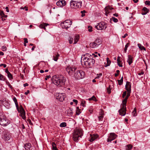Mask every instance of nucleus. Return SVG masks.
Wrapping results in <instances>:
<instances>
[{
	"instance_id": "f257e3e1",
	"label": "nucleus",
	"mask_w": 150,
	"mask_h": 150,
	"mask_svg": "<svg viewBox=\"0 0 150 150\" xmlns=\"http://www.w3.org/2000/svg\"><path fill=\"white\" fill-rule=\"evenodd\" d=\"M91 54L86 53L84 54L81 58V63L84 64L85 67H91L95 62V60Z\"/></svg>"
},
{
	"instance_id": "f03ea898",
	"label": "nucleus",
	"mask_w": 150,
	"mask_h": 150,
	"mask_svg": "<svg viewBox=\"0 0 150 150\" xmlns=\"http://www.w3.org/2000/svg\"><path fill=\"white\" fill-rule=\"evenodd\" d=\"M52 80L54 84L59 86L64 85L66 81L65 78L62 76L54 75L52 77Z\"/></svg>"
},
{
	"instance_id": "7ed1b4c3",
	"label": "nucleus",
	"mask_w": 150,
	"mask_h": 150,
	"mask_svg": "<svg viewBox=\"0 0 150 150\" xmlns=\"http://www.w3.org/2000/svg\"><path fill=\"white\" fill-rule=\"evenodd\" d=\"M83 135L82 130L81 129L76 128L74 131L73 133V138L74 140L77 142L79 137L81 138Z\"/></svg>"
},
{
	"instance_id": "20e7f679",
	"label": "nucleus",
	"mask_w": 150,
	"mask_h": 150,
	"mask_svg": "<svg viewBox=\"0 0 150 150\" xmlns=\"http://www.w3.org/2000/svg\"><path fill=\"white\" fill-rule=\"evenodd\" d=\"M10 123L9 120L5 115L3 113H0V125L4 126H6Z\"/></svg>"
},
{
	"instance_id": "39448f33",
	"label": "nucleus",
	"mask_w": 150,
	"mask_h": 150,
	"mask_svg": "<svg viewBox=\"0 0 150 150\" xmlns=\"http://www.w3.org/2000/svg\"><path fill=\"white\" fill-rule=\"evenodd\" d=\"M74 76L75 79H80L83 78L85 76L84 72L82 70H77L75 71Z\"/></svg>"
},
{
	"instance_id": "423d86ee",
	"label": "nucleus",
	"mask_w": 150,
	"mask_h": 150,
	"mask_svg": "<svg viewBox=\"0 0 150 150\" xmlns=\"http://www.w3.org/2000/svg\"><path fill=\"white\" fill-rule=\"evenodd\" d=\"M15 104L16 108L18 112L20 113L21 115L22 118L25 120L26 119L25 112L22 105H20L19 107L18 103H15Z\"/></svg>"
},
{
	"instance_id": "0eeeda50",
	"label": "nucleus",
	"mask_w": 150,
	"mask_h": 150,
	"mask_svg": "<svg viewBox=\"0 0 150 150\" xmlns=\"http://www.w3.org/2000/svg\"><path fill=\"white\" fill-rule=\"evenodd\" d=\"M70 5L72 8L77 9L80 8L82 6V1H77L72 0L70 1Z\"/></svg>"
},
{
	"instance_id": "6e6552de",
	"label": "nucleus",
	"mask_w": 150,
	"mask_h": 150,
	"mask_svg": "<svg viewBox=\"0 0 150 150\" xmlns=\"http://www.w3.org/2000/svg\"><path fill=\"white\" fill-rule=\"evenodd\" d=\"M72 22L69 20H67L61 23V26L63 28L67 29L70 27Z\"/></svg>"
},
{
	"instance_id": "1a4fd4ad",
	"label": "nucleus",
	"mask_w": 150,
	"mask_h": 150,
	"mask_svg": "<svg viewBox=\"0 0 150 150\" xmlns=\"http://www.w3.org/2000/svg\"><path fill=\"white\" fill-rule=\"evenodd\" d=\"M107 26V24L103 22H101L98 23L95 27L98 30H105Z\"/></svg>"
},
{
	"instance_id": "9d476101",
	"label": "nucleus",
	"mask_w": 150,
	"mask_h": 150,
	"mask_svg": "<svg viewBox=\"0 0 150 150\" xmlns=\"http://www.w3.org/2000/svg\"><path fill=\"white\" fill-rule=\"evenodd\" d=\"M126 104L124 105V103H122V107L121 109L119 110V114L122 116H124L126 113Z\"/></svg>"
},
{
	"instance_id": "9b49d317",
	"label": "nucleus",
	"mask_w": 150,
	"mask_h": 150,
	"mask_svg": "<svg viewBox=\"0 0 150 150\" xmlns=\"http://www.w3.org/2000/svg\"><path fill=\"white\" fill-rule=\"evenodd\" d=\"M56 98L60 101H63L66 97V95L65 93H59L56 95Z\"/></svg>"
},
{
	"instance_id": "f8f14e48",
	"label": "nucleus",
	"mask_w": 150,
	"mask_h": 150,
	"mask_svg": "<svg viewBox=\"0 0 150 150\" xmlns=\"http://www.w3.org/2000/svg\"><path fill=\"white\" fill-rule=\"evenodd\" d=\"M117 136L114 133H111L109 134L107 141L108 142H111L116 138Z\"/></svg>"
},
{
	"instance_id": "ddd939ff",
	"label": "nucleus",
	"mask_w": 150,
	"mask_h": 150,
	"mask_svg": "<svg viewBox=\"0 0 150 150\" xmlns=\"http://www.w3.org/2000/svg\"><path fill=\"white\" fill-rule=\"evenodd\" d=\"M11 137L10 134L6 132H3V134L2 135V138L5 141L9 140Z\"/></svg>"
},
{
	"instance_id": "4468645a",
	"label": "nucleus",
	"mask_w": 150,
	"mask_h": 150,
	"mask_svg": "<svg viewBox=\"0 0 150 150\" xmlns=\"http://www.w3.org/2000/svg\"><path fill=\"white\" fill-rule=\"evenodd\" d=\"M76 70V69L74 68H72L70 66H68L66 68V71L68 72L70 76H72L74 75L73 73L74 72L75 73V71Z\"/></svg>"
},
{
	"instance_id": "2eb2a0df",
	"label": "nucleus",
	"mask_w": 150,
	"mask_h": 150,
	"mask_svg": "<svg viewBox=\"0 0 150 150\" xmlns=\"http://www.w3.org/2000/svg\"><path fill=\"white\" fill-rule=\"evenodd\" d=\"M104 115V111L102 109H100V112L98 116V118L99 121H101L103 120V118Z\"/></svg>"
},
{
	"instance_id": "dca6fc26",
	"label": "nucleus",
	"mask_w": 150,
	"mask_h": 150,
	"mask_svg": "<svg viewBox=\"0 0 150 150\" xmlns=\"http://www.w3.org/2000/svg\"><path fill=\"white\" fill-rule=\"evenodd\" d=\"M131 84L130 82L127 81L125 85V88L128 92L131 91Z\"/></svg>"
},
{
	"instance_id": "f3484780",
	"label": "nucleus",
	"mask_w": 150,
	"mask_h": 150,
	"mask_svg": "<svg viewBox=\"0 0 150 150\" xmlns=\"http://www.w3.org/2000/svg\"><path fill=\"white\" fill-rule=\"evenodd\" d=\"M128 57L127 61L129 64L130 65L133 62V57L131 55H129L128 56Z\"/></svg>"
},
{
	"instance_id": "a211bd4d",
	"label": "nucleus",
	"mask_w": 150,
	"mask_h": 150,
	"mask_svg": "<svg viewBox=\"0 0 150 150\" xmlns=\"http://www.w3.org/2000/svg\"><path fill=\"white\" fill-rule=\"evenodd\" d=\"M98 137V136L97 135L93 134V135H91L90 136V139L89 140L92 142L94 141L95 139H97Z\"/></svg>"
},
{
	"instance_id": "6ab92c4d",
	"label": "nucleus",
	"mask_w": 150,
	"mask_h": 150,
	"mask_svg": "<svg viewBox=\"0 0 150 150\" xmlns=\"http://www.w3.org/2000/svg\"><path fill=\"white\" fill-rule=\"evenodd\" d=\"M59 56V54L57 52V54L53 53V59L55 61H57L58 57Z\"/></svg>"
},
{
	"instance_id": "aec40b11",
	"label": "nucleus",
	"mask_w": 150,
	"mask_h": 150,
	"mask_svg": "<svg viewBox=\"0 0 150 150\" xmlns=\"http://www.w3.org/2000/svg\"><path fill=\"white\" fill-rule=\"evenodd\" d=\"M128 92L127 95V96L124 99V100L122 101V103L124 104V105L126 104L127 100L129 97V96H130V92Z\"/></svg>"
},
{
	"instance_id": "412c9836",
	"label": "nucleus",
	"mask_w": 150,
	"mask_h": 150,
	"mask_svg": "<svg viewBox=\"0 0 150 150\" xmlns=\"http://www.w3.org/2000/svg\"><path fill=\"white\" fill-rule=\"evenodd\" d=\"M48 25V24L46 23H43L40 24L39 25L40 28H43L46 30V27Z\"/></svg>"
},
{
	"instance_id": "4be33fe9",
	"label": "nucleus",
	"mask_w": 150,
	"mask_h": 150,
	"mask_svg": "<svg viewBox=\"0 0 150 150\" xmlns=\"http://www.w3.org/2000/svg\"><path fill=\"white\" fill-rule=\"evenodd\" d=\"M31 147V145L30 143H27L25 145V148L26 150H30Z\"/></svg>"
},
{
	"instance_id": "5701e85b",
	"label": "nucleus",
	"mask_w": 150,
	"mask_h": 150,
	"mask_svg": "<svg viewBox=\"0 0 150 150\" xmlns=\"http://www.w3.org/2000/svg\"><path fill=\"white\" fill-rule=\"evenodd\" d=\"M117 64L120 67H122V63L121 61L120 60V57H118L117 58Z\"/></svg>"
},
{
	"instance_id": "b1692460",
	"label": "nucleus",
	"mask_w": 150,
	"mask_h": 150,
	"mask_svg": "<svg viewBox=\"0 0 150 150\" xmlns=\"http://www.w3.org/2000/svg\"><path fill=\"white\" fill-rule=\"evenodd\" d=\"M113 9L112 8H111L110 7H109V6L106 7L105 8L106 15L107 16V14L109 13V11H108L109 9L111 10V9Z\"/></svg>"
},
{
	"instance_id": "393cba45",
	"label": "nucleus",
	"mask_w": 150,
	"mask_h": 150,
	"mask_svg": "<svg viewBox=\"0 0 150 150\" xmlns=\"http://www.w3.org/2000/svg\"><path fill=\"white\" fill-rule=\"evenodd\" d=\"M79 36L78 35H76L74 38V44H76L78 42L79 40Z\"/></svg>"
},
{
	"instance_id": "a878e982",
	"label": "nucleus",
	"mask_w": 150,
	"mask_h": 150,
	"mask_svg": "<svg viewBox=\"0 0 150 150\" xmlns=\"http://www.w3.org/2000/svg\"><path fill=\"white\" fill-rule=\"evenodd\" d=\"M67 114L69 116H71L72 115V112L71 109H69L67 110Z\"/></svg>"
},
{
	"instance_id": "bb28decb",
	"label": "nucleus",
	"mask_w": 150,
	"mask_h": 150,
	"mask_svg": "<svg viewBox=\"0 0 150 150\" xmlns=\"http://www.w3.org/2000/svg\"><path fill=\"white\" fill-rule=\"evenodd\" d=\"M138 46L139 47V48L141 50H146L145 48L143 46H142L140 44H138Z\"/></svg>"
},
{
	"instance_id": "cd10ccee",
	"label": "nucleus",
	"mask_w": 150,
	"mask_h": 150,
	"mask_svg": "<svg viewBox=\"0 0 150 150\" xmlns=\"http://www.w3.org/2000/svg\"><path fill=\"white\" fill-rule=\"evenodd\" d=\"M6 80V79L5 76L0 73V80L5 81Z\"/></svg>"
},
{
	"instance_id": "c85d7f7f",
	"label": "nucleus",
	"mask_w": 150,
	"mask_h": 150,
	"mask_svg": "<svg viewBox=\"0 0 150 150\" xmlns=\"http://www.w3.org/2000/svg\"><path fill=\"white\" fill-rule=\"evenodd\" d=\"M94 42L97 43V45H99L101 43V41L99 39H97L95 40Z\"/></svg>"
},
{
	"instance_id": "c756f323",
	"label": "nucleus",
	"mask_w": 150,
	"mask_h": 150,
	"mask_svg": "<svg viewBox=\"0 0 150 150\" xmlns=\"http://www.w3.org/2000/svg\"><path fill=\"white\" fill-rule=\"evenodd\" d=\"M132 146L131 144L127 145L126 147V150H131L132 149Z\"/></svg>"
},
{
	"instance_id": "7c9ffc66",
	"label": "nucleus",
	"mask_w": 150,
	"mask_h": 150,
	"mask_svg": "<svg viewBox=\"0 0 150 150\" xmlns=\"http://www.w3.org/2000/svg\"><path fill=\"white\" fill-rule=\"evenodd\" d=\"M118 84L120 85H121L122 84L123 81V77L122 76L120 80H118Z\"/></svg>"
},
{
	"instance_id": "2f4dec72",
	"label": "nucleus",
	"mask_w": 150,
	"mask_h": 150,
	"mask_svg": "<svg viewBox=\"0 0 150 150\" xmlns=\"http://www.w3.org/2000/svg\"><path fill=\"white\" fill-rule=\"evenodd\" d=\"M0 15L2 16V17L6 18L7 17V16L5 15L4 12L2 11L0 12Z\"/></svg>"
},
{
	"instance_id": "473e14b6",
	"label": "nucleus",
	"mask_w": 150,
	"mask_h": 150,
	"mask_svg": "<svg viewBox=\"0 0 150 150\" xmlns=\"http://www.w3.org/2000/svg\"><path fill=\"white\" fill-rule=\"evenodd\" d=\"M67 126V124L65 122H63L61 123L60 125V126L61 127H66Z\"/></svg>"
},
{
	"instance_id": "72a5a7b5",
	"label": "nucleus",
	"mask_w": 150,
	"mask_h": 150,
	"mask_svg": "<svg viewBox=\"0 0 150 150\" xmlns=\"http://www.w3.org/2000/svg\"><path fill=\"white\" fill-rule=\"evenodd\" d=\"M137 114L136 108H135L134 109L133 111L132 112V115L133 116H135L137 115Z\"/></svg>"
},
{
	"instance_id": "f704fd0d",
	"label": "nucleus",
	"mask_w": 150,
	"mask_h": 150,
	"mask_svg": "<svg viewBox=\"0 0 150 150\" xmlns=\"http://www.w3.org/2000/svg\"><path fill=\"white\" fill-rule=\"evenodd\" d=\"M95 46L96 45L94 42H91L90 44V47L93 48H96Z\"/></svg>"
},
{
	"instance_id": "c9c22d12",
	"label": "nucleus",
	"mask_w": 150,
	"mask_h": 150,
	"mask_svg": "<svg viewBox=\"0 0 150 150\" xmlns=\"http://www.w3.org/2000/svg\"><path fill=\"white\" fill-rule=\"evenodd\" d=\"M62 2L61 1H59L57 2L56 4L58 6L60 7H62Z\"/></svg>"
},
{
	"instance_id": "e433bc0d",
	"label": "nucleus",
	"mask_w": 150,
	"mask_h": 150,
	"mask_svg": "<svg viewBox=\"0 0 150 150\" xmlns=\"http://www.w3.org/2000/svg\"><path fill=\"white\" fill-rule=\"evenodd\" d=\"M129 45V43H127L125 45V48L124 49V51L125 52H126L127 50V48Z\"/></svg>"
},
{
	"instance_id": "4c0bfd02",
	"label": "nucleus",
	"mask_w": 150,
	"mask_h": 150,
	"mask_svg": "<svg viewBox=\"0 0 150 150\" xmlns=\"http://www.w3.org/2000/svg\"><path fill=\"white\" fill-rule=\"evenodd\" d=\"M112 19L115 23L117 22L118 21V19L114 17H112Z\"/></svg>"
},
{
	"instance_id": "58836bf2",
	"label": "nucleus",
	"mask_w": 150,
	"mask_h": 150,
	"mask_svg": "<svg viewBox=\"0 0 150 150\" xmlns=\"http://www.w3.org/2000/svg\"><path fill=\"white\" fill-rule=\"evenodd\" d=\"M143 10L144 11V12L147 13L149 12V10L146 7H144L143 8Z\"/></svg>"
},
{
	"instance_id": "ea45409f",
	"label": "nucleus",
	"mask_w": 150,
	"mask_h": 150,
	"mask_svg": "<svg viewBox=\"0 0 150 150\" xmlns=\"http://www.w3.org/2000/svg\"><path fill=\"white\" fill-rule=\"evenodd\" d=\"M73 40V39L71 37L69 38V41L70 44H71L72 43Z\"/></svg>"
},
{
	"instance_id": "a19ab883",
	"label": "nucleus",
	"mask_w": 150,
	"mask_h": 150,
	"mask_svg": "<svg viewBox=\"0 0 150 150\" xmlns=\"http://www.w3.org/2000/svg\"><path fill=\"white\" fill-rule=\"evenodd\" d=\"M88 99L89 100H96V98L94 96H93L91 98H89Z\"/></svg>"
},
{
	"instance_id": "79ce46f5",
	"label": "nucleus",
	"mask_w": 150,
	"mask_h": 150,
	"mask_svg": "<svg viewBox=\"0 0 150 150\" xmlns=\"http://www.w3.org/2000/svg\"><path fill=\"white\" fill-rule=\"evenodd\" d=\"M7 50V48L5 46H3L2 47V50L3 51H6Z\"/></svg>"
},
{
	"instance_id": "37998d69",
	"label": "nucleus",
	"mask_w": 150,
	"mask_h": 150,
	"mask_svg": "<svg viewBox=\"0 0 150 150\" xmlns=\"http://www.w3.org/2000/svg\"><path fill=\"white\" fill-rule=\"evenodd\" d=\"M62 1V6H64L66 5V2L64 0H62L61 1Z\"/></svg>"
},
{
	"instance_id": "c03bdc74",
	"label": "nucleus",
	"mask_w": 150,
	"mask_h": 150,
	"mask_svg": "<svg viewBox=\"0 0 150 150\" xmlns=\"http://www.w3.org/2000/svg\"><path fill=\"white\" fill-rule=\"evenodd\" d=\"M86 12L85 10H83V11H81V13H82L81 16L82 17H83L85 16V14H84Z\"/></svg>"
},
{
	"instance_id": "a18cd8bd",
	"label": "nucleus",
	"mask_w": 150,
	"mask_h": 150,
	"mask_svg": "<svg viewBox=\"0 0 150 150\" xmlns=\"http://www.w3.org/2000/svg\"><path fill=\"white\" fill-rule=\"evenodd\" d=\"M110 86H109L107 88V92L109 94H110L111 93V89L110 88Z\"/></svg>"
},
{
	"instance_id": "49530a36",
	"label": "nucleus",
	"mask_w": 150,
	"mask_h": 150,
	"mask_svg": "<svg viewBox=\"0 0 150 150\" xmlns=\"http://www.w3.org/2000/svg\"><path fill=\"white\" fill-rule=\"evenodd\" d=\"M7 76L8 78L9 79H11L12 78V75L10 73L7 74Z\"/></svg>"
},
{
	"instance_id": "de8ad7c7",
	"label": "nucleus",
	"mask_w": 150,
	"mask_h": 150,
	"mask_svg": "<svg viewBox=\"0 0 150 150\" xmlns=\"http://www.w3.org/2000/svg\"><path fill=\"white\" fill-rule=\"evenodd\" d=\"M88 31L90 32H91L92 31V28L91 26H88Z\"/></svg>"
},
{
	"instance_id": "09e8293b",
	"label": "nucleus",
	"mask_w": 150,
	"mask_h": 150,
	"mask_svg": "<svg viewBox=\"0 0 150 150\" xmlns=\"http://www.w3.org/2000/svg\"><path fill=\"white\" fill-rule=\"evenodd\" d=\"M86 103V102L85 101H83V100H82V102H81V105H82V106L83 107H85V104Z\"/></svg>"
},
{
	"instance_id": "8fccbe9b",
	"label": "nucleus",
	"mask_w": 150,
	"mask_h": 150,
	"mask_svg": "<svg viewBox=\"0 0 150 150\" xmlns=\"http://www.w3.org/2000/svg\"><path fill=\"white\" fill-rule=\"evenodd\" d=\"M52 146L53 149L55 148H57L56 147V144L55 143L53 142L52 143Z\"/></svg>"
},
{
	"instance_id": "3c124183",
	"label": "nucleus",
	"mask_w": 150,
	"mask_h": 150,
	"mask_svg": "<svg viewBox=\"0 0 150 150\" xmlns=\"http://www.w3.org/2000/svg\"><path fill=\"white\" fill-rule=\"evenodd\" d=\"M145 4L147 5L150 6V1H145Z\"/></svg>"
},
{
	"instance_id": "603ef678",
	"label": "nucleus",
	"mask_w": 150,
	"mask_h": 150,
	"mask_svg": "<svg viewBox=\"0 0 150 150\" xmlns=\"http://www.w3.org/2000/svg\"><path fill=\"white\" fill-rule=\"evenodd\" d=\"M107 64H108V66H109V64H110V63H111V61L110 60H109V59L108 58H107Z\"/></svg>"
},
{
	"instance_id": "864d4df0",
	"label": "nucleus",
	"mask_w": 150,
	"mask_h": 150,
	"mask_svg": "<svg viewBox=\"0 0 150 150\" xmlns=\"http://www.w3.org/2000/svg\"><path fill=\"white\" fill-rule=\"evenodd\" d=\"M127 93V92L126 91L123 92V94H122V97L123 98H124L125 96H126Z\"/></svg>"
},
{
	"instance_id": "5fc2aeb1",
	"label": "nucleus",
	"mask_w": 150,
	"mask_h": 150,
	"mask_svg": "<svg viewBox=\"0 0 150 150\" xmlns=\"http://www.w3.org/2000/svg\"><path fill=\"white\" fill-rule=\"evenodd\" d=\"M28 121L29 123V124L31 125H33V124L31 122V121L30 119H28Z\"/></svg>"
},
{
	"instance_id": "6e6d98bb",
	"label": "nucleus",
	"mask_w": 150,
	"mask_h": 150,
	"mask_svg": "<svg viewBox=\"0 0 150 150\" xmlns=\"http://www.w3.org/2000/svg\"><path fill=\"white\" fill-rule=\"evenodd\" d=\"M13 100L15 103H18L16 98L15 97L13 98Z\"/></svg>"
},
{
	"instance_id": "4d7b16f0",
	"label": "nucleus",
	"mask_w": 150,
	"mask_h": 150,
	"mask_svg": "<svg viewBox=\"0 0 150 150\" xmlns=\"http://www.w3.org/2000/svg\"><path fill=\"white\" fill-rule=\"evenodd\" d=\"M50 78L51 76L50 75L47 76L45 78V80H47L48 79Z\"/></svg>"
},
{
	"instance_id": "13d9d810",
	"label": "nucleus",
	"mask_w": 150,
	"mask_h": 150,
	"mask_svg": "<svg viewBox=\"0 0 150 150\" xmlns=\"http://www.w3.org/2000/svg\"><path fill=\"white\" fill-rule=\"evenodd\" d=\"M24 43H28V39L27 38H24Z\"/></svg>"
},
{
	"instance_id": "bf43d9fd",
	"label": "nucleus",
	"mask_w": 150,
	"mask_h": 150,
	"mask_svg": "<svg viewBox=\"0 0 150 150\" xmlns=\"http://www.w3.org/2000/svg\"><path fill=\"white\" fill-rule=\"evenodd\" d=\"M2 66L4 67V68H5L6 66V64H1L0 65V67H2Z\"/></svg>"
},
{
	"instance_id": "052dcab7",
	"label": "nucleus",
	"mask_w": 150,
	"mask_h": 150,
	"mask_svg": "<svg viewBox=\"0 0 150 150\" xmlns=\"http://www.w3.org/2000/svg\"><path fill=\"white\" fill-rule=\"evenodd\" d=\"M144 74V72L143 71H142L141 72L139 73L138 74L139 75H142Z\"/></svg>"
},
{
	"instance_id": "680f3d73",
	"label": "nucleus",
	"mask_w": 150,
	"mask_h": 150,
	"mask_svg": "<svg viewBox=\"0 0 150 150\" xmlns=\"http://www.w3.org/2000/svg\"><path fill=\"white\" fill-rule=\"evenodd\" d=\"M73 101L76 104H77L78 103V101L76 100L73 99Z\"/></svg>"
},
{
	"instance_id": "e2e57ef3",
	"label": "nucleus",
	"mask_w": 150,
	"mask_h": 150,
	"mask_svg": "<svg viewBox=\"0 0 150 150\" xmlns=\"http://www.w3.org/2000/svg\"><path fill=\"white\" fill-rule=\"evenodd\" d=\"M128 35V34L127 33L125 34L123 36H122L123 38H125Z\"/></svg>"
},
{
	"instance_id": "0e129e2a",
	"label": "nucleus",
	"mask_w": 150,
	"mask_h": 150,
	"mask_svg": "<svg viewBox=\"0 0 150 150\" xmlns=\"http://www.w3.org/2000/svg\"><path fill=\"white\" fill-rule=\"evenodd\" d=\"M80 113V112L79 111H77L76 112V114L77 115H79Z\"/></svg>"
},
{
	"instance_id": "69168bd1",
	"label": "nucleus",
	"mask_w": 150,
	"mask_h": 150,
	"mask_svg": "<svg viewBox=\"0 0 150 150\" xmlns=\"http://www.w3.org/2000/svg\"><path fill=\"white\" fill-rule=\"evenodd\" d=\"M5 72L7 73V74H9L10 72L8 71L7 69H6L5 70Z\"/></svg>"
},
{
	"instance_id": "338daca9",
	"label": "nucleus",
	"mask_w": 150,
	"mask_h": 150,
	"mask_svg": "<svg viewBox=\"0 0 150 150\" xmlns=\"http://www.w3.org/2000/svg\"><path fill=\"white\" fill-rule=\"evenodd\" d=\"M6 11L7 12H9V10L8 9V7L7 6L6 7Z\"/></svg>"
},
{
	"instance_id": "774afa93",
	"label": "nucleus",
	"mask_w": 150,
	"mask_h": 150,
	"mask_svg": "<svg viewBox=\"0 0 150 150\" xmlns=\"http://www.w3.org/2000/svg\"><path fill=\"white\" fill-rule=\"evenodd\" d=\"M113 15L116 17H117L118 16V14L117 13H115L113 14Z\"/></svg>"
}]
</instances>
